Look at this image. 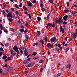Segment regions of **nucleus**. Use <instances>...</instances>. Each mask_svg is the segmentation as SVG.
Here are the masks:
<instances>
[{
    "mask_svg": "<svg viewBox=\"0 0 77 77\" xmlns=\"http://www.w3.org/2000/svg\"><path fill=\"white\" fill-rule=\"evenodd\" d=\"M75 32L76 33L74 32L73 37H72L70 39V40H72V39L76 38L77 36V28L75 29Z\"/></svg>",
    "mask_w": 77,
    "mask_h": 77,
    "instance_id": "nucleus-1",
    "label": "nucleus"
},
{
    "mask_svg": "<svg viewBox=\"0 0 77 77\" xmlns=\"http://www.w3.org/2000/svg\"><path fill=\"white\" fill-rule=\"evenodd\" d=\"M13 50H14V51H15L16 53H17V54H19V51L18 50V47L17 46H14V47L13 48Z\"/></svg>",
    "mask_w": 77,
    "mask_h": 77,
    "instance_id": "nucleus-2",
    "label": "nucleus"
},
{
    "mask_svg": "<svg viewBox=\"0 0 77 77\" xmlns=\"http://www.w3.org/2000/svg\"><path fill=\"white\" fill-rule=\"evenodd\" d=\"M62 16H60V17L59 18V20L57 21V23H63V20H62Z\"/></svg>",
    "mask_w": 77,
    "mask_h": 77,
    "instance_id": "nucleus-3",
    "label": "nucleus"
},
{
    "mask_svg": "<svg viewBox=\"0 0 77 77\" xmlns=\"http://www.w3.org/2000/svg\"><path fill=\"white\" fill-rule=\"evenodd\" d=\"M68 16L67 15H66L63 17V19L64 21H66L68 19Z\"/></svg>",
    "mask_w": 77,
    "mask_h": 77,
    "instance_id": "nucleus-4",
    "label": "nucleus"
},
{
    "mask_svg": "<svg viewBox=\"0 0 77 77\" xmlns=\"http://www.w3.org/2000/svg\"><path fill=\"white\" fill-rule=\"evenodd\" d=\"M7 17H10V18H12V15L11 14V13H9L7 14Z\"/></svg>",
    "mask_w": 77,
    "mask_h": 77,
    "instance_id": "nucleus-5",
    "label": "nucleus"
},
{
    "mask_svg": "<svg viewBox=\"0 0 77 77\" xmlns=\"http://www.w3.org/2000/svg\"><path fill=\"white\" fill-rule=\"evenodd\" d=\"M56 40V38L53 37L51 39V42H54V41H55Z\"/></svg>",
    "mask_w": 77,
    "mask_h": 77,
    "instance_id": "nucleus-6",
    "label": "nucleus"
},
{
    "mask_svg": "<svg viewBox=\"0 0 77 77\" xmlns=\"http://www.w3.org/2000/svg\"><path fill=\"white\" fill-rule=\"evenodd\" d=\"M33 66L32 63H29L28 65L26 66V67H32Z\"/></svg>",
    "mask_w": 77,
    "mask_h": 77,
    "instance_id": "nucleus-7",
    "label": "nucleus"
},
{
    "mask_svg": "<svg viewBox=\"0 0 77 77\" xmlns=\"http://www.w3.org/2000/svg\"><path fill=\"white\" fill-rule=\"evenodd\" d=\"M27 5L29 6L30 7H31L32 6V3H28Z\"/></svg>",
    "mask_w": 77,
    "mask_h": 77,
    "instance_id": "nucleus-8",
    "label": "nucleus"
},
{
    "mask_svg": "<svg viewBox=\"0 0 77 77\" xmlns=\"http://www.w3.org/2000/svg\"><path fill=\"white\" fill-rule=\"evenodd\" d=\"M7 57H8V56L6 55H4L3 56L2 59H5Z\"/></svg>",
    "mask_w": 77,
    "mask_h": 77,
    "instance_id": "nucleus-9",
    "label": "nucleus"
},
{
    "mask_svg": "<svg viewBox=\"0 0 77 77\" xmlns=\"http://www.w3.org/2000/svg\"><path fill=\"white\" fill-rule=\"evenodd\" d=\"M23 8L25 10H26V11H28L27 8H26V7L25 5L23 6Z\"/></svg>",
    "mask_w": 77,
    "mask_h": 77,
    "instance_id": "nucleus-10",
    "label": "nucleus"
},
{
    "mask_svg": "<svg viewBox=\"0 0 77 77\" xmlns=\"http://www.w3.org/2000/svg\"><path fill=\"white\" fill-rule=\"evenodd\" d=\"M37 33L38 36H40V35H41V32H40V31H37Z\"/></svg>",
    "mask_w": 77,
    "mask_h": 77,
    "instance_id": "nucleus-11",
    "label": "nucleus"
},
{
    "mask_svg": "<svg viewBox=\"0 0 77 77\" xmlns=\"http://www.w3.org/2000/svg\"><path fill=\"white\" fill-rule=\"evenodd\" d=\"M8 21H10V22H11V21H13V19L9 18H8Z\"/></svg>",
    "mask_w": 77,
    "mask_h": 77,
    "instance_id": "nucleus-12",
    "label": "nucleus"
},
{
    "mask_svg": "<svg viewBox=\"0 0 77 77\" xmlns=\"http://www.w3.org/2000/svg\"><path fill=\"white\" fill-rule=\"evenodd\" d=\"M64 11L65 12V13H68V12H69V10L65 9Z\"/></svg>",
    "mask_w": 77,
    "mask_h": 77,
    "instance_id": "nucleus-13",
    "label": "nucleus"
},
{
    "mask_svg": "<svg viewBox=\"0 0 77 77\" xmlns=\"http://www.w3.org/2000/svg\"><path fill=\"white\" fill-rule=\"evenodd\" d=\"M37 20L38 21H41V17H37Z\"/></svg>",
    "mask_w": 77,
    "mask_h": 77,
    "instance_id": "nucleus-14",
    "label": "nucleus"
},
{
    "mask_svg": "<svg viewBox=\"0 0 77 77\" xmlns=\"http://www.w3.org/2000/svg\"><path fill=\"white\" fill-rule=\"evenodd\" d=\"M50 14H49L47 16V20L48 21V19H49V17H50Z\"/></svg>",
    "mask_w": 77,
    "mask_h": 77,
    "instance_id": "nucleus-15",
    "label": "nucleus"
},
{
    "mask_svg": "<svg viewBox=\"0 0 77 77\" xmlns=\"http://www.w3.org/2000/svg\"><path fill=\"white\" fill-rule=\"evenodd\" d=\"M47 39H48L47 36H45V42H47Z\"/></svg>",
    "mask_w": 77,
    "mask_h": 77,
    "instance_id": "nucleus-16",
    "label": "nucleus"
},
{
    "mask_svg": "<svg viewBox=\"0 0 77 77\" xmlns=\"http://www.w3.org/2000/svg\"><path fill=\"white\" fill-rule=\"evenodd\" d=\"M72 14L73 16H74V15H75V12L72 11Z\"/></svg>",
    "mask_w": 77,
    "mask_h": 77,
    "instance_id": "nucleus-17",
    "label": "nucleus"
},
{
    "mask_svg": "<svg viewBox=\"0 0 77 77\" xmlns=\"http://www.w3.org/2000/svg\"><path fill=\"white\" fill-rule=\"evenodd\" d=\"M15 6L17 9H19V7H18V5L17 4H15Z\"/></svg>",
    "mask_w": 77,
    "mask_h": 77,
    "instance_id": "nucleus-18",
    "label": "nucleus"
},
{
    "mask_svg": "<svg viewBox=\"0 0 77 77\" xmlns=\"http://www.w3.org/2000/svg\"><path fill=\"white\" fill-rule=\"evenodd\" d=\"M38 45V42H36V43H34L33 44V46H35V45Z\"/></svg>",
    "mask_w": 77,
    "mask_h": 77,
    "instance_id": "nucleus-19",
    "label": "nucleus"
},
{
    "mask_svg": "<svg viewBox=\"0 0 77 77\" xmlns=\"http://www.w3.org/2000/svg\"><path fill=\"white\" fill-rule=\"evenodd\" d=\"M39 57H34L33 58V59H34V60H36V59H38Z\"/></svg>",
    "mask_w": 77,
    "mask_h": 77,
    "instance_id": "nucleus-20",
    "label": "nucleus"
},
{
    "mask_svg": "<svg viewBox=\"0 0 77 77\" xmlns=\"http://www.w3.org/2000/svg\"><path fill=\"white\" fill-rule=\"evenodd\" d=\"M69 50V48H66V51L65 52V53H67V51H68Z\"/></svg>",
    "mask_w": 77,
    "mask_h": 77,
    "instance_id": "nucleus-21",
    "label": "nucleus"
},
{
    "mask_svg": "<svg viewBox=\"0 0 77 77\" xmlns=\"http://www.w3.org/2000/svg\"><path fill=\"white\" fill-rule=\"evenodd\" d=\"M37 54H38V53L36 52H34L33 54H32V55H33L34 56H35Z\"/></svg>",
    "mask_w": 77,
    "mask_h": 77,
    "instance_id": "nucleus-22",
    "label": "nucleus"
},
{
    "mask_svg": "<svg viewBox=\"0 0 77 77\" xmlns=\"http://www.w3.org/2000/svg\"><path fill=\"white\" fill-rule=\"evenodd\" d=\"M0 27L1 28V30H2V29H3V26H2V24H0Z\"/></svg>",
    "mask_w": 77,
    "mask_h": 77,
    "instance_id": "nucleus-23",
    "label": "nucleus"
},
{
    "mask_svg": "<svg viewBox=\"0 0 77 77\" xmlns=\"http://www.w3.org/2000/svg\"><path fill=\"white\" fill-rule=\"evenodd\" d=\"M19 31H20V32H24V29H21L19 30Z\"/></svg>",
    "mask_w": 77,
    "mask_h": 77,
    "instance_id": "nucleus-24",
    "label": "nucleus"
},
{
    "mask_svg": "<svg viewBox=\"0 0 77 77\" xmlns=\"http://www.w3.org/2000/svg\"><path fill=\"white\" fill-rule=\"evenodd\" d=\"M60 32H62V28L61 26L60 27Z\"/></svg>",
    "mask_w": 77,
    "mask_h": 77,
    "instance_id": "nucleus-25",
    "label": "nucleus"
},
{
    "mask_svg": "<svg viewBox=\"0 0 77 77\" xmlns=\"http://www.w3.org/2000/svg\"><path fill=\"white\" fill-rule=\"evenodd\" d=\"M27 15L28 16H29V18L30 19H31L32 18V16H31L30 14H28Z\"/></svg>",
    "mask_w": 77,
    "mask_h": 77,
    "instance_id": "nucleus-26",
    "label": "nucleus"
},
{
    "mask_svg": "<svg viewBox=\"0 0 77 77\" xmlns=\"http://www.w3.org/2000/svg\"><path fill=\"white\" fill-rule=\"evenodd\" d=\"M8 45H9V43H7L5 44V47H8Z\"/></svg>",
    "mask_w": 77,
    "mask_h": 77,
    "instance_id": "nucleus-27",
    "label": "nucleus"
},
{
    "mask_svg": "<svg viewBox=\"0 0 77 77\" xmlns=\"http://www.w3.org/2000/svg\"><path fill=\"white\" fill-rule=\"evenodd\" d=\"M49 2L51 3H53V0H49Z\"/></svg>",
    "mask_w": 77,
    "mask_h": 77,
    "instance_id": "nucleus-28",
    "label": "nucleus"
},
{
    "mask_svg": "<svg viewBox=\"0 0 77 77\" xmlns=\"http://www.w3.org/2000/svg\"><path fill=\"white\" fill-rule=\"evenodd\" d=\"M25 38H26V39H29V36H28V35H25Z\"/></svg>",
    "mask_w": 77,
    "mask_h": 77,
    "instance_id": "nucleus-29",
    "label": "nucleus"
},
{
    "mask_svg": "<svg viewBox=\"0 0 77 77\" xmlns=\"http://www.w3.org/2000/svg\"><path fill=\"white\" fill-rule=\"evenodd\" d=\"M9 72V70L7 69L4 72L5 73H7V72Z\"/></svg>",
    "mask_w": 77,
    "mask_h": 77,
    "instance_id": "nucleus-30",
    "label": "nucleus"
},
{
    "mask_svg": "<svg viewBox=\"0 0 77 77\" xmlns=\"http://www.w3.org/2000/svg\"><path fill=\"white\" fill-rule=\"evenodd\" d=\"M51 45V44H50V43H48L47 44V47H50Z\"/></svg>",
    "mask_w": 77,
    "mask_h": 77,
    "instance_id": "nucleus-31",
    "label": "nucleus"
},
{
    "mask_svg": "<svg viewBox=\"0 0 77 77\" xmlns=\"http://www.w3.org/2000/svg\"><path fill=\"white\" fill-rule=\"evenodd\" d=\"M61 32H62V33H64L65 32V30H64V29H63V28H62Z\"/></svg>",
    "mask_w": 77,
    "mask_h": 77,
    "instance_id": "nucleus-32",
    "label": "nucleus"
},
{
    "mask_svg": "<svg viewBox=\"0 0 77 77\" xmlns=\"http://www.w3.org/2000/svg\"><path fill=\"white\" fill-rule=\"evenodd\" d=\"M24 54H25V56H28V52H26V53H24Z\"/></svg>",
    "mask_w": 77,
    "mask_h": 77,
    "instance_id": "nucleus-33",
    "label": "nucleus"
},
{
    "mask_svg": "<svg viewBox=\"0 0 77 77\" xmlns=\"http://www.w3.org/2000/svg\"><path fill=\"white\" fill-rule=\"evenodd\" d=\"M6 5H4L3 7V9H6Z\"/></svg>",
    "mask_w": 77,
    "mask_h": 77,
    "instance_id": "nucleus-34",
    "label": "nucleus"
},
{
    "mask_svg": "<svg viewBox=\"0 0 77 77\" xmlns=\"http://www.w3.org/2000/svg\"><path fill=\"white\" fill-rule=\"evenodd\" d=\"M55 50H56V51H59V50H60V49L59 48H56Z\"/></svg>",
    "mask_w": 77,
    "mask_h": 77,
    "instance_id": "nucleus-35",
    "label": "nucleus"
},
{
    "mask_svg": "<svg viewBox=\"0 0 77 77\" xmlns=\"http://www.w3.org/2000/svg\"><path fill=\"white\" fill-rule=\"evenodd\" d=\"M51 27H54V23H53L52 25H51Z\"/></svg>",
    "mask_w": 77,
    "mask_h": 77,
    "instance_id": "nucleus-36",
    "label": "nucleus"
},
{
    "mask_svg": "<svg viewBox=\"0 0 77 77\" xmlns=\"http://www.w3.org/2000/svg\"><path fill=\"white\" fill-rule=\"evenodd\" d=\"M4 32L5 33H8V30L7 29H5L4 30Z\"/></svg>",
    "mask_w": 77,
    "mask_h": 77,
    "instance_id": "nucleus-37",
    "label": "nucleus"
},
{
    "mask_svg": "<svg viewBox=\"0 0 77 77\" xmlns=\"http://www.w3.org/2000/svg\"><path fill=\"white\" fill-rule=\"evenodd\" d=\"M42 11V12H45V9L44 8H43L41 9Z\"/></svg>",
    "mask_w": 77,
    "mask_h": 77,
    "instance_id": "nucleus-38",
    "label": "nucleus"
},
{
    "mask_svg": "<svg viewBox=\"0 0 77 77\" xmlns=\"http://www.w3.org/2000/svg\"><path fill=\"white\" fill-rule=\"evenodd\" d=\"M44 62V60H40L39 61L40 63H42Z\"/></svg>",
    "mask_w": 77,
    "mask_h": 77,
    "instance_id": "nucleus-39",
    "label": "nucleus"
},
{
    "mask_svg": "<svg viewBox=\"0 0 77 77\" xmlns=\"http://www.w3.org/2000/svg\"><path fill=\"white\" fill-rule=\"evenodd\" d=\"M63 24H67V22H65V21H64L63 23Z\"/></svg>",
    "mask_w": 77,
    "mask_h": 77,
    "instance_id": "nucleus-40",
    "label": "nucleus"
},
{
    "mask_svg": "<svg viewBox=\"0 0 77 77\" xmlns=\"http://www.w3.org/2000/svg\"><path fill=\"white\" fill-rule=\"evenodd\" d=\"M60 73H59L57 75V77H59L60 75Z\"/></svg>",
    "mask_w": 77,
    "mask_h": 77,
    "instance_id": "nucleus-41",
    "label": "nucleus"
},
{
    "mask_svg": "<svg viewBox=\"0 0 77 77\" xmlns=\"http://www.w3.org/2000/svg\"><path fill=\"white\" fill-rule=\"evenodd\" d=\"M22 49L23 50H24V49H25V47L24 45L22 46Z\"/></svg>",
    "mask_w": 77,
    "mask_h": 77,
    "instance_id": "nucleus-42",
    "label": "nucleus"
},
{
    "mask_svg": "<svg viewBox=\"0 0 77 77\" xmlns=\"http://www.w3.org/2000/svg\"><path fill=\"white\" fill-rule=\"evenodd\" d=\"M23 63H24L25 64H26L27 63V62L26 61H24L23 62Z\"/></svg>",
    "mask_w": 77,
    "mask_h": 77,
    "instance_id": "nucleus-43",
    "label": "nucleus"
},
{
    "mask_svg": "<svg viewBox=\"0 0 77 77\" xmlns=\"http://www.w3.org/2000/svg\"><path fill=\"white\" fill-rule=\"evenodd\" d=\"M67 66L69 69H70V68H71V65L69 64Z\"/></svg>",
    "mask_w": 77,
    "mask_h": 77,
    "instance_id": "nucleus-44",
    "label": "nucleus"
},
{
    "mask_svg": "<svg viewBox=\"0 0 77 77\" xmlns=\"http://www.w3.org/2000/svg\"><path fill=\"white\" fill-rule=\"evenodd\" d=\"M20 27L22 29H24V26L23 25H21L20 26Z\"/></svg>",
    "mask_w": 77,
    "mask_h": 77,
    "instance_id": "nucleus-45",
    "label": "nucleus"
},
{
    "mask_svg": "<svg viewBox=\"0 0 77 77\" xmlns=\"http://www.w3.org/2000/svg\"><path fill=\"white\" fill-rule=\"evenodd\" d=\"M44 41L43 40L42 41V45L43 46L44 45Z\"/></svg>",
    "mask_w": 77,
    "mask_h": 77,
    "instance_id": "nucleus-46",
    "label": "nucleus"
},
{
    "mask_svg": "<svg viewBox=\"0 0 77 77\" xmlns=\"http://www.w3.org/2000/svg\"><path fill=\"white\" fill-rule=\"evenodd\" d=\"M19 6L20 8H21L22 7V3L20 4Z\"/></svg>",
    "mask_w": 77,
    "mask_h": 77,
    "instance_id": "nucleus-47",
    "label": "nucleus"
},
{
    "mask_svg": "<svg viewBox=\"0 0 77 77\" xmlns=\"http://www.w3.org/2000/svg\"><path fill=\"white\" fill-rule=\"evenodd\" d=\"M10 51H11V54H13V53H14V51L13 50L11 51V50Z\"/></svg>",
    "mask_w": 77,
    "mask_h": 77,
    "instance_id": "nucleus-48",
    "label": "nucleus"
},
{
    "mask_svg": "<svg viewBox=\"0 0 77 77\" xmlns=\"http://www.w3.org/2000/svg\"><path fill=\"white\" fill-rule=\"evenodd\" d=\"M53 47V45H51V47L50 48H49L51 49V48H52Z\"/></svg>",
    "mask_w": 77,
    "mask_h": 77,
    "instance_id": "nucleus-49",
    "label": "nucleus"
},
{
    "mask_svg": "<svg viewBox=\"0 0 77 77\" xmlns=\"http://www.w3.org/2000/svg\"><path fill=\"white\" fill-rule=\"evenodd\" d=\"M16 14L17 15H18V14H19V13H18V11H17L16 12Z\"/></svg>",
    "mask_w": 77,
    "mask_h": 77,
    "instance_id": "nucleus-50",
    "label": "nucleus"
},
{
    "mask_svg": "<svg viewBox=\"0 0 77 77\" xmlns=\"http://www.w3.org/2000/svg\"><path fill=\"white\" fill-rule=\"evenodd\" d=\"M47 25H48V26H51V23H49L47 24Z\"/></svg>",
    "mask_w": 77,
    "mask_h": 77,
    "instance_id": "nucleus-51",
    "label": "nucleus"
},
{
    "mask_svg": "<svg viewBox=\"0 0 77 77\" xmlns=\"http://www.w3.org/2000/svg\"><path fill=\"white\" fill-rule=\"evenodd\" d=\"M67 5L68 7L69 6V2H68L67 3Z\"/></svg>",
    "mask_w": 77,
    "mask_h": 77,
    "instance_id": "nucleus-52",
    "label": "nucleus"
},
{
    "mask_svg": "<svg viewBox=\"0 0 77 77\" xmlns=\"http://www.w3.org/2000/svg\"><path fill=\"white\" fill-rule=\"evenodd\" d=\"M27 53V49L25 48L24 51V53Z\"/></svg>",
    "mask_w": 77,
    "mask_h": 77,
    "instance_id": "nucleus-53",
    "label": "nucleus"
},
{
    "mask_svg": "<svg viewBox=\"0 0 77 77\" xmlns=\"http://www.w3.org/2000/svg\"><path fill=\"white\" fill-rule=\"evenodd\" d=\"M0 50L1 51H3V48L1 47L0 48Z\"/></svg>",
    "mask_w": 77,
    "mask_h": 77,
    "instance_id": "nucleus-54",
    "label": "nucleus"
},
{
    "mask_svg": "<svg viewBox=\"0 0 77 77\" xmlns=\"http://www.w3.org/2000/svg\"><path fill=\"white\" fill-rule=\"evenodd\" d=\"M7 59H8V60H11V57H9L7 58Z\"/></svg>",
    "mask_w": 77,
    "mask_h": 77,
    "instance_id": "nucleus-55",
    "label": "nucleus"
},
{
    "mask_svg": "<svg viewBox=\"0 0 77 77\" xmlns=\"http://www.w3.org/2000/svg\"><path fill=\"white\" fill-rule=\"evenodd\" d=\"M61 46V45H60V44H58V47H59V48H60Z\"/></svg>",
    "mask_w": 77,
    "mask_h": 77,
    "instance_id": "nucleus-56",
    "label": "nucleus"
},
{
    "mask_svg": "<svg viewBox=\"0 0 77 77\" xmlns=\"http://www.w3.org/2000/svg\"><path fill=\"white\" fill-rule=\"evenodd\" d=\"M3 72L2 71V69H0V73L2 74Z\"/></svg>",
    "mask_w": 77,
    "mask_h": 77,
    "instance_id": "nucleus-57",
    "label": "nucleus"
},
{
    "mask_svg": "<svg viewBox=\"0 0 77 77\" xmlns=\"http://www.w3.org/2000/svg\"><path fill=\"white\" fill-rule=\"evenodd\" d=\"M28 61H30V58H29L27 59Z\"/></svg>",
    "mask_w": 77,
    "mask_h": 77,
    "instance_id": "nucleus-58",
    "label": "nucleus"
},
{
    "mask_svg": "<svg viewBox=\"0 0 77 77\" xmlns=\"http://www.w3.org/2000/svg\"><path fill=\"white\" fill-rule=\"evenodd\" d=\"M40 6L41 7V6H43V4L42 3H41L40 5Z\"/></svg>",
    "mask_w": 77,
    "mask_h": 77,
    "instance_id": "nucleus-59",
    "label": "nucleus"
},
{
    "mask_svg": "<svg viewBox=\"0 0 77 77\" xmlns=\"http://www.w3.org/2000/svg\"><path fill=\"white\" fill-rule=\"evenodd\" d=\"M11 9L12 11H14V8H11Z\"/></svg>",
    "mask_w": 77,
    "mask_h": 77,
    "instance_id": "nucleus-60",
    "label": "nucleus"
},
{
    "mask_svg": "<svg viewBox=\"0 0 77 77\" xmlns=\"http://www.w3.org/2000/svg\"><path fill=\"white\" fill-rule=\"evenodd\" d=\"M36 0H34L33 2H32V3H36Z\"/></svg>",
    "mask_w": 77,
    "mask_h": 77,
    "instance_id": "nucleus-61",
    "label": "nucleus"
},
{
    "mask_svg": "<svg viewBox=\"0 0 77 77\" xmlns=\"http://www.w3.org/2000/svg\"><path fill=\"white\" fill-rule=\"evenodd\" d=\"M62 44L63 45H65V42H63L62 43Z\"/></svg>",
    "mask_w": 77,
    "mask_h": 77,
    "instance_id": "nucleus-62",
    "label": "nucleus"
},
{
    "mask_svg": "<svg viewBox=\"0 0 77 77\" xmlns=\"http://www.w3.org/2000/svg\"><path fill=\"white\" fill-rule=\"evenodd\" d=\"M5 11H2V14L3 15H4V14H5Z\"/></svg>",
    "mask_w": 77,
    "mask_h": 77,
    "instance_id": "nucleus-63",
    "label": "nucleus"
},
{
    "mask_svg": "<svg viewBox=\"0 0 77 77\" xmlns=\"http://www.w3.org/2000/svg\"><path fill=\"white\" fill-rule=\"evenodd\" d=\"M27 32V29H26V30L24 31V33H26V32Z\"/></svg>",
    "mask_w": 77,
    "mask_h": 77,
    "instance_id": "nucleus-64",
    "label": "nucleus"
}]
</instances>
